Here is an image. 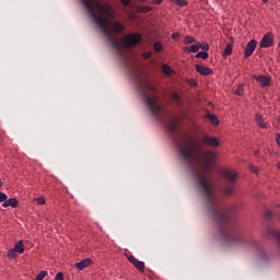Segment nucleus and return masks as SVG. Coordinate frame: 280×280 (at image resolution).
<instances>
[{
	"instance_id": "nucleus-1",
	"label": "nucleus",
	"mask_w": 280,
	"mask_h": 280,
	"mask_svg": "<svg viewBox=\"0 0 280 280\" xmlns=\"http://www.w3.org/2000/svg\"><path fill=\"white\" fill-rule=\"evenodd\" d=\"M197 160L202 161L203 163L202 174L197 175V180L201 189H203L209 202L212 203L210 210L211 215L213 220L219 224L220 229H222V237L226 240V242H237V237L229 235V233H226V230L233 229L235 226L237 218L235 215H231V212H229V210L224 208H220V210L215 209V206H213V190L211 189V186L207 180V174L211 172V168L213 167V165H215V161H218V152L205 151L201 154V159L200 155H198Z\"/></svg>"
},
{
	"instance_id": "nucleus-2",
	"label": "nucleus",
	"mask_w": 280,
	"mask_h": 280,
	"mask_svg": "<svg viewBox=\"0 0 280 280\" xmlns=\"http://www.w3.org/2000/svg\"><path fill=\"white\" fill-rule=\"evenodd\" d=\"M81 1L83 5L92 12V16L96 25H98L105 34H108V25H110V20L108 19H115V11L113 10V7L102 3L100 0Z\"/></svg>"
},
{
	"instance_id": "nucleus-3",
	"label": "nucleus",
	"mask_w": 280,
	"mask_h": 280,
	"mask_svg": "<svg viewBox=\"0 0 280 280\" xmlns=\"http://www.w3.org/2000/svg\"><path fill=\"white\" fill-rule=\"evenodd\" d=\"M142 40L141 33H131L128 35H125L122 37V44L119 45L116 40H112V45L114 49H132V47H137V45H140Z\"/></svg>"
},
{
	"instance_id": "nucleus-4",
	"label": "nucleus",
	"mask_w": 280,
	"mask_h": 280,
	"mask_svg": "<svg viewBox=\"0 0 280 280\" xmlns=\"http://www.w3.org/2000/svg\"><path fill=\"white\" fill-rule=\"evenodd\" d=\"M179 152L185 161L198 159V156L200 155V147L188 143L184 148L179 149Z\"/></svg>"
},
{
	"instance_id": "nucleus-5",
	"label": "nucleus",
	"mask_w": 280,
	"mask_h": 280,
	"mask_svg": "<svg viewBox=\"0 0 280 280\" xmlns=\"http://www.w3.org/2000/svg\"><path fill=\"white\" fill-rule=\"evenodd\" d=\"M156 102H159V96H153V97H147L145 98V103L148 104L152 115H154V117H156V113H162L163 112V107L158 104Z\"/></svg>"
},
{
	"instance_id": "nucleus-6",
	"label": "nucleus",
	"mask_w": 280,
	"mask_h": 280,
	"mask_svg": "<svg viewBox=\"0 0 280 280\" xmlns=\"http://www.w3.org/2000/svg\"><path fill=\"white\" fill-rule=\"evenodd\" d=\"M272 43H275V35L272 33H267L264 35L262 39L259 43L260 49H266L268 47H272Z\"/></svg>"
},
{
	"instance_id": "nucleus-7",
	"label": "nucleus",
	"mask_w": 280,
	"mask_h": 280,
	"mask_svg": "<svg viewBox=\"0 0 280 280\" xmlns=\"http://www.w3.org/2000/svg\"><path fill=\"white\" fill-rule=\"evenodd\" d=\"M221 174L225 180H229L232 185H235L237 183V173L235 171L231 170H222Z\"/></svg>"
},
{
	"instance_id": "nucleus-8",
	"label": "nucleus",
	"mask_w": 280,
	"mask_h": 280,
	"mask_svg": "<svg viewBox=\"0 0 280 280\" xmlns=\"http://www.w3.org/2000/svg\"><path fill=\"white\" fill-rule=\"evenodd\" d=\"M253 80H256V82H258L262 89H266V86H270V84H272V78L268 75L254 74Z\"/></svg>"
},
{
	"instance_id": "nucleus-9",
	"label": "nucleus",
	"mask_w": 280,
	"mask_h": 280,
	"mask_svg": "<svg viewBox=\"0 0 280 280\" xmlns=\"http://www.w3.org/2000/svg\"><path fill=\"white\" fill-rule=\"evenodd\" d=\"M127 259L136 269L139 270V272H145V262L138 260L135 256H128Z\"/></svg>"
},
{
	"instance_id": "nucleus-10",
	"label": "nucleus",
	"mask_w": 280,
	"mask_h": 280,
	"mask_svg": "<svg viewBox=\"0 0 280 280\" xmlns=\"http://www.w3.org/2000/svg\"><path fill=\"white\" fill-rule=\"evenodd\" d=\"M255 49H257V42L255 39H252L246 45V48L244 50V58H250V56H253V54L255 52Z\"/></svg>"
},
{
	"instance_id": "nucleus-11",
	"label": "nucleus",
	"mask_w": 280,
	"mask_h": 280,
	"mask_svg": "<svg viewBox=\"0 0 280 280\" xmlns=\"http://www.w3.org/2000/svg\"><path fill=\"white\" fill-rule=\"evenodd\" d=\"M202 143L210 145V148H220V140L215 137H203Z\"/></svg>"
},
{
	"instance_id": "nucleus-12",
	"label": "nucleus",
	"mask_w": 280,
	"mask_h": 280,
	"mask_svg": "<svg viewBox=\"0 0 280 280\" xmlns=\"http://www.w3.org/2000/svg\"><path fill=\"white\" fill-rule=\"evenodd\" d=\"M110 31L114 34H124V32H126V26L120 21H116L110 25Z\"/></svg>"
},
{
	"instance_id": "nucleus-13",
	"label": "nucleus",
	"mask_w": 280,
	"mask_h": 280,
	"mask_svg": "<svg viewBox=\"0 0 280 280\" xmlns=\"http://www.w3.org/2000/svg\"><path fill=\"white\" fill-rule=\"evenodd\" d=\"M195 70L197 73H200V75H213V69L205 67L202 65H196Z\"/></svg>"
},
{
	"instance_id": "nucleus-14",
	"label": "nucleus",
	"mask_w": 280,
	"mask_h": 280,
	"mask_svg": "<svg viewBox=\"0 0 280 280\" xmlns=\"http://www.w3.org/2000/svg\"><path fill=\"white\" fill-rule=\"evenodd\" d=\"M178 124H180V118H174L170 120L166 129L168 132H176L178 130Z\"/></svg>"
},
{
	"instance_id": "nucleus-15",
	"label": "nucleus",
	"mask_w": 280,
	"mask_h": 280,
	"mask_svg": "<svg viewBox=\"0 0 280 280\" xmlns=\"http://www.w3.org/2000/svg\"><path fill=\"white\" fill-rule=\"evenodd\" d=\"M92 264H93V259L85 258L74 264V267H77L78 270H84V268H89V266H91Z\"/></svg>"
},
{
	"instance_id": "nucleus-16",
	"label": "nucleus",
	"mask_w": 280,
	"mask_h": 280,
	"mask_svg": "<svg viewBox=\"0 0 280 280\" xmlns=\"http://www.w3.org/2000/svg\"><path fill=\"white\" fill-rule=\"evenodd\" d=\"M2 207L7 208V207H11L12 209H16V207H19V199L12 197L7 199L3 203Z\"/></svg>"
},
{
	"instance_id": "nucleus-17",
	"label": "nucleus",
	"mask_w": 280,
	"mask_h": 280,
	"mask_svg": "<svg viewBox=\"0 0 280 280\" xmlns=\"http://www.w3.org/2000/svg\"><path fill=\"white\" fill-rule=\"evenodd\" d=\"M255 121L259 128H262L265 130L268 129V122L264 120V116H261L260 114L255 115Z\"/></svg>"
},
{
	"instance_id": "nucleus-18",
	"label": "nucleus",
	"mask_w": 280,
	"mask_h": 280,
	"mask_svg": "<svg viewBox=\"0 0 280 280\" xmlns=\"http://www.w3.org/2000/svg\"><path fill=\"white\" fill-rule=\"evenodd\" d=\"M13 249L16 250L20 255H23V253H25V245L23 244V241L16 242Z\"/></svg>"
},
{
	"instance_id": "nucleus-19",
	"label": "nucleus",
	"mask_w": 280,
	"mask_h": 280,
	"mask_svg": "<svg viewBox=\"0 0 280 280\" xmlns=\"http://www.w3.org/2000/svg\"><path fill=\"white\" fill-rule=\"evenodd\" d=\"M136 12H138L139 14H148V12H152V7L137 5L136 7Z\"/></svg>"
},
{
	"instance_id": "nucleus-20",
	"label": "nucleus",
	"mask_w": 280,
	"mask_h": 280,
	"mask_svg": "<svg viewBox=\"0 0 280 280\" xmlns=\"http://www.w3.org/2000/svg\"><path fill=\"white\" fill-rule=\"evenodd\" d=\"M184 51H187L188 54H198L199 46H198V44H195L191 46H186V47H184Z\"/></svg>"
},
{
	"instance_id": "nucleus-21",
	"label": "nucleus",
	"mask_w": 280,
	"mask_h": 280,
	"mask_svg": "<svg viewBox=\"0 0 280 280\" xmlns=\"http://www.w3.org/2000/svg\"><path fill=\"white\" fill-rule=\"evenodd\" d=\"M233 54V44H228L226 47L223 50V58H226V56H231Z\"/></svg>"
},
{
	"instance_id": "nucleus-22",
	"label": "nucleus",
	"mask_w": 280,
	"mask_h": 280,
	"mask_svg": "<svg viewBox=\"0 0 280 280\" xmlns=\"http://www.w3.org/2000/svg\"><path fill=\"white\" fill-rule=\"evenodd\" d=\"M208 119L213 126H220V119L214 114H209Z\"/></svg>"
},
{
	"instance_id": "nucleus-23",
	"label": "nucleus",
	"mask_w": 280,
	"mask_h": 280,
	"mask_svg": "<svg viewBox=\"0 0 280 280\" xmlns=\"http://www.w3.org/2000/svg\"><path fill=\"white\" fill-rule=\"evenodd\" d=\"M172 3L178 5V8H185L189 5V2H187L186 0H172Z\"/></svg>"
},
{
	"instance_id": "nucleus-24",
	"label": "nucleus",
	"mask_w": 280,
	"mask_h": 280,
	"mask_svg": "<svg viewBox=\"0 0 280 280\" xmlns=\"http://www.w3.org/2000/svg\"><path fill=\"white\" fill-rule=\"evenodd\" d=\"M18 253L19 252L16 249H14V248L9 249V252H8L9 259H16Z\"/></svg>"
},
{
	"instance_id": "nucleus-25",
	"label": "nucleus",
	"mask_w": 280,
	"mask_h": 280,
	"mask_svg": "<svg viewBox=\"0 0 280 280\" xmlns=\"http://www.w3.org/2000/svg\"><path fill=\"white\" fill-rule=\"evenodd\" d=\"M184 43L185 45H191V43H196V38L194 36L186 35L184 38Z\"/></svg>"
},
{
	"instance_id": "nucleus-26",
	"label": "nucleus",
	"mask_w": 280,
	"mask_h": 280,
	"mask_svg": "<svg viewBox=\"0 0 280 280\" xmlns=\"http://www.w3.org/2000/svg\"><path fill=\"white\" fill-rule=\"evenodd\" d=\"M153 49L156 54H159L160 51H163V45L160 42H155L153 44Z\"/></svg>"
},
{
	"instance_id": "nucleus-27",
	"label": "nucleus",
	"mask_w": 280,
	"mask_h": 280,
	"mask_svg": "<svg viewBox=\"0 0 280 280\" xmlns=\"http://www.w3.org/2000/svg\"><path fill=\"white\" fill-rule=\"evenodd\" d=\"M196 58H201L202 60H207V58H209V52L207 51H200V52H197Z\"/></svg>"
},
{
	"instance_id": "nucleus-28",
	"label": "nucleus",
	"mask_w": 280,
	"mask_h": 280,
	"mask_svg": "<svg viewBox=\"0 0 280 280\" xmlns=\"http://www.w3.org/2000/svg\"><path fill=\"white\" fill-rule=\"evenodd\" d=\"M233 189H235L234 184H231L230 186L225 187L223 189L224 194H226L228 196H231V194H233Z\"/></svg>"
},
{
	"instance_id": "nucleus-29",
	"label": "nucleus",
	"mask_w": 280,
	"mask_h": 280,
	"mask_svg": "<svg viewBox=\"0 0 280 280\" xmlns=\"http://www.w3.org/2000/svg\"><path fill=\"white\" fill-rule=\"evenodd\" d=\"M162 71L163 73H165V75H170V71H172V69L170 68V66L163 65Z\"/></svg>"
},
{
	"instance_id": "nucleus-30",
	"label": "nucleus",
	"mask_w": 280,
	"mask_h": 280,
	"mask_svg": "<svg viewBox=\"0 0 280 280\" xmlns=\"http://www.w3.org/2000/svg\"><path fill=\"white\" fill-rule=\"evenodd\" d=\"M142 58L144 60H150V58H152V52H150V51L142 52Z\"/></svg>"
},
{
	"instance_id": "nucleus-31",
	"label": "nucleus",
	"mask_w": 280,
	"mask_h": 280,
	"mask_svg": "<svg viewBox=\"0 0 280 280\" xmlns=\"http://www.w3.org/2000/svg\"><path fill=\"white\" fill-rule=\"evenodd\" d=\"M199 49L202 51H209V44H198Z\"/></svg>"
},
{
	"instance_id": "nucleus-32",
	"label": "nucleus",
	"mask_w": 280,
	"mask_h": 280,
	"mask_svg": "<svg viewBox=\"0 0 280 280\" xmlns=\"http://www.w3.org/2000/svg\"><path fill=\"white\" fill-rule=\"evenodd\" d=\"M8 200V195L5 192L0 191V202H5Z\"/></svg>"
},
{
	"instance_id": "nucleus-33",
	"label": "nucleus",
	"mask_w": 280,
	"mask_h": 280,
	"mask_svg": "<svg viewBox=\"0 0 280 280\" xmlns=\"http://www.w3.org/2000/svg\"><path fill=\"white\" fill-rule=\"evenodd\" d=\"M172 100H174V102H180V95H178V93L174 92L172 94Z\"/></svg>"
},
{
	"instance_id": "nucleus-34",
	"label": "nucleus",
	"mask_w": 280,
	"mask_h": 280,
	"mask_svg": "<svg viewBox=\"0 0 280 280\" xmlns=\"http://www.w3.org/2000/svg\"><path fill=\"white\" fill-rule=\"evenodd\" d=\"M55 280H65V273H62V271H59L56 275Z\"/></svg>"
},
{
	"instance_id": "nucleus-35",
	"label": "nucleus",
	"mask_w": 280,
	"mask_h": 280,
	"mask_svg": "<svg viewBox=\"0 0 280 280\" xmlns=\"http://www.w3.org/2000/svg\"><path fill=\"white\" fill-rule=\"evenodd\" d=\"M35 202H37V205H45V198L38 197L35 199Z\"/></svg>"
},
{
	"instance_id": "nucleus-36",
	"label": "nucleus",
	"mask_w": 280,
	"mask_h": 280,
	"mask_svg": "<svg viewBox=\"0 0 280 280\" xmlns=\"http://www.w3.org/2000/svg\"><path fill=\"white\" fill-rule=\"evenodd\" d=\"M172 38L173 40H178V38H180V33H173Z\"/></svg>"
},
{
	"instance_id": "nucleus-37",
	"label": "nucleus",
	"mask_w": 280,
	"mask_h": 280,
	"mask_svg": "<svg viewBox=\"0 0 280 280\" xmlns=\"http://www.w3.org/2000/svg\"><path fill=\"white\" fill-rule=\"evenodd\" d=\"M163 3V0H152L153 5H161Z\"/></svg>"
},
{
	"instance_id": "nucleus-38",
	"label": "nucleus",
	"mask_w": 280,
	"mask_h": 280,
	"mask_svg": "<svg viewBox=\"0 0 280 280\" xmlns=\"http://www.w3.org/2000/svg\"><path fill=\"white\" fill-rule=\"evenodd\" d=\"M147 90L152 91L153 93H156V88H154L152 85H147Z\"/></svg>"
},
{
	"instance_id": "nucleus-39",
	"label": "nucleus",
	"mask_w": 280,
	"mask_h": 280,
	"mask_svg": "<svg viewBox=\"0 0 280 280\" xmlns=\"http://www.w3.org/2000/svg\"><path fill=\"white\" fill-rule=\"evenodd\" d=\"M122 5L127 7L130 3V0H121Z\"/></svg>"
},
{
	"instance_id": "nucleus-40",
	"label": "nucleus",
	"mask_w": 280,
	"mask_h": 280,
	"mask_svg": "<svg viewBox=\"0 0 280 280\" xmlns=\"http://www.w3.org/2000/svg\"><path fill=\"white\" fill-rule=\"evenodd\" d=\"M243 93H244L243 90H236V92H235V94L238 95V96L243 95Z\"/></svg>"
},
{
	"instance_id": "nucleus-41",
	"label": "nucleus",
	"mask_w": 280,
	"mask_h": 280,
	"mask_svg": "<svg viewBox=\"0 0 280 280\" xmlns=\"http://www.w3.org/2000/svg\"><path fill=\"white\" fill-rule=\"evenodd\" d=\"M252 172H255V174H257L258 172L257 166H252Z\"/></svg>"
},
{
	"instance_id": "nucleus-42",
	"label": "nucleus",
	"mask_w": 280,
	"mask_h": 280,
	"mask_svg": "<svg viewBox=\"0 0 280 280\" xmlns=\"http://www.w3.org/2000/svg\"><path fill=\"white\" fill-rule=\"evenodd\" d=\"M266 215L267 218H272V212H267Z\"/></svg>"
},
{
	"instance_id": "nucleus-43",
	"label": "nucleus",
	"mask_w": 280,
	"mask_h": 280,
	"mask_svg": "<svg viewBox=\"0 0 280 280\" xmlns=\"http://www.w3.org/2000/svg\"><path fill=\"white\" fill-rule=\"evenodd\" d=\"M255 156H259V151H254Z\"/></svg>"
},
{
	"instance_id": "nucleus-44",
	"label": "nucleus",
	"mask_w": 280,
	"mask_h": 280,
	"mask_svg": "<svg viewBox=\"0 0 280 280\" xmlns=\"http://www.w3.org/2000/svg\"><path fill=\"white\" fill-rule=\"evenodd\" d=\"M277 170L280 172V162L277 164Z\"/></svg>"
},
{
	"instance_id": "nucleus-45",
	"label": "nucleus",
	"mask_w": 280,
	"mask_h": 280,
	"mask_svg": "<svg viewBox=\"0 0 280 280\" xmlns=\"http://www.w3.org/2000/svg\"><path fill=\"white\" fill-rule=\"evenodd\" d=\"M0 187H3V182H1V179H0Z\"/></svg>"
},
{
	"instance_id": "nucleus-46",
	"label": "nucleus",
	"mask_w": 280,
	"mask_h": 280,
	"mask_svg": "<svg viewBox=\"0 0 280 280\" xmlns=\"http://www.w3.org/2000/svg\"><path fill=\"white\" fill-rule=\"evenodd\" d=\"M269 0H262V3H268Z\"/></svg>"
},
{
	"instance_id": "nucleus-47",
	"label": "nucleus",
	"mask_w": 280,
	"mask_h": 280,
	"mask_svg": "<svg viewBox=\"0 0 280 280\" xmlns=\"http://www.w3.org/2000/svg\"><path fill=\"white\" fill-rule=\"evenodd\" d=\"M140 1H145V0H140Z\"/></svg>"
},
{
	"instance_id": "nucleus-48",
	"label": "nucleus",
	"mask_w": 280,
	"mask_h": 280,
	"mask_svg": "<svg viewBox=\"0 0 280 280\" xmlns=\"http://www.w3.org/2000/svg\"><path fill=\"white\" fill-rule=\"evenodd\" d=\"M279 119H280V116H279Z\"/></svg>"
}]
</instances>
